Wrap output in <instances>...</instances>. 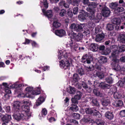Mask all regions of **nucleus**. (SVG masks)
Returning a JSON list of instances; mask_svg holds the SVG:
<instances>
[{
    "label": "nucleus",
    "mask_w": 125,
    "mask_h": 125,
    "mask_svg": "<svg viewBox=\"0 0 125 125\" xmlns=\"http://www.w3.org/2000/svg\"><path fill=\"white\" fill-rule=\"evenodd\" d=\"M118 4L117 2H112L109 5L110 8L114 10V14L115 16H120L122 12L125 10L122 7H118Z\"/></svg>",
    "instance_id": "nucleus-1"
},
{
    "label": "nucleus",
    "mask_w": 125,
    "mask_h": 125,
    "mask_svg": "<svg viewBox=\"0 0 125 125\" xmlns=\"http://www.w3.org/2000/svg\"><path fill=\"white\" fill-rule=\"evenodd\" d=\"M111 65L114 70L117 71H120L121 74H125V67H121L118 64L119 60L117 59H113Z\"/></svg>",
    "instance_id": "nucleus-2"
},
{
    "label": "nucleus",
    "mask_w": 125,
    "mask_h": 125,
    "mask_svg": "<svg viewBox=\"0 0 125 125\" xmlns=\"http://www.w3.org/2000/svg\"><path fill=\"white\" fill-rule=\"evenodd\" d=\"M63 54L64 59L59 62L60 66L61 68H64L65 70L69 69L70 65L68 58V53L65 52Z\"/></svg>",
    "instance_id": "nucleus-3"
},
{
    "label": "nucleus",
    "mask_w": 125,
    "mask_h": 125,
    "mask_svg": "<svg viewBox=\"0 0 125 125\" xmlns=\"http://www.w3.org/2000/svg\"><path fill=\"white\" fill-rule=\"evenodd\" d=\"M85 111L86 113L87 114L95 116L97 117H100V113L94 108H86L85 109Z\"/></svg>",
    "instance_id": "nucleus-4"
},
{
    "label": "nucleus",
    "mask_w": 125,
    "mask_h": 125,
    "mask_svg": "<svg viewBox=\"0 0 125 125\" xmlns=\"http://www.w3.org/2000/svg\"><path fill=\"white\" fill-rule=\"evenodd\" d=\"M93 59V56L91 55L86 54L84 55L81 59V62L84 64L91 63Z\"/></svg>",
    "instance_id": "nucleus-5"
},
{
    "label": "nucleus",
    "mask_w": 125,
    "mask_h": 125,
    "mask_svg": "<svg viewBox=\"0 0 125 125\" xmlns=\"http://www.w3.org/2000/svg\"><path fill=\"white\" fill-rule=\"evenodd\" d=\"M85 26L84 24H80L73 23L71 24L70 28L74 31L77 32L80 31Z\"/></svg>",
    "instance_id": "nucleus-6"
},
{
    "label": "nucleus",
    "mask_w": 125,
    "mask_h": 125,
    "mask_svg": "<svg viewBox=\"0 0 125 125\" xmlns=\"http://www.w3.org/2000/svg\"><path fill=\"white\" fill-rule=\"evenodd\" d=\"M87 16H88L89 19L92 22L95 23L98 22L102 18V15L101 13L97 14L95 17L94 14H89Z\"/></svg>",
    "instance_id": "nucleus-7"
},
{
    "label": "nucleus",
    "mask_w": 125,
    "mask_h": 125,
    "mask_svg": "<svg viewBox=\"0 0 125 125\" xmlns=\"http://www.w3.org/2000/svg\"><path fill=\"white\" fill-rule=\"evenodd\" d=\"M15 113H16V114L15 113L13 115V117L15 120L17 121H19L25 119V116L21 112V110Z\"/></svg>",
    "instance_id": "nucleus-8"
},
{
    "label": "nucleus",
    "mask_w": 125,
    "mask_h": 125,
    "mask_svg": "<svg viewBox=\"0 0 125 125\" xmlns=\"http://www.w3.org/2000/svg\"><path fill=\"white\" fill-rule=\"evenodd\" d=\"M110 49L112 51L111 53V56L115 58L114 59H117L116 58L118 56V48L117 46L113 45L110 47Z\"/></svg>",
    "instance_id": "nucleus-9"
},
{
    "label": "nucleus",
    "mask_w": 125,
    "mask_h": 125,
    "mask_svg": "<svg viewBox=\"0 0 125 125\" xmlns=\"http://www.w3.org/2000/svg\"><path fill=\"white\" fill-rule=\"evenodd\" d=\"M51 31L56 35L60 37H62L65 35V31L63 29L56 30L54 31V28H53Z\"/></svg>",
    "instance_id": "nucleus-10"
},
{
    "label": "nucleus",
    "mask_w": 125,
    "mask_h": 125,
    "mask_svg": "<svg viewBox=\"0 0 125 125\" xmlns=\"http://www.w3.org/2000/svg\"><path fill=\"white\" fill-rule=\"evenodd\" d=\"M21 103L18 101H14L12 104L13 106L12 110L14 113L20 111Z\"/></svg>",
    "instance_id": "nucleus-11"
},
{
    "label": "nucleus",
    "mask_w": 125,
    "mask_h": 125,
    "mask_svg": "<svg viewBox=\"0 0 125 125\" xmlns=\"http://www.w3.org/2000/svg\"><path fill=\"white\" fill-rule=\"evenodd\" d=\"M0 118H1V120L3 122L6 123H8L11 119V115L7 114L1 115H0Z\"/></svg>",
    "instance_id": "nucleus-12"
},
{
    "label": "nucleus",
    "mask_w": 125,
    "mask_h": 125,
    "mask_svg": "<svg viewBox=\"0 0 125 125\" xmlns=\"http://www.w3.org/2000/svg\"><path fill=\"white\" fill-rule=\"evenodd\" d=\"M73 39L76 42H81L83 37L82 33L79 32L77 34L73 32Z\"/></svg>",
    "instance_id": "nucleus-13"
},
{
    "label": "nucleus",
    "mask_w": 125,
    "mask_h": 125,
    "mask_svg": "<svg viewBox=\"0 0 125 125\" xmlns=\"http://www.w3.org/2000/svg\"><path fill=\"white\" fill-rule=\"evenodd\" d=\"M88 16V13L83 10H82L80 12V14L78 16L79 19L81 21H83L86 19V17Z\"/></svg>",
    "instance_id": "nucleus-14"
},
{
    "label": "nucleus",
    "mask_w": 125,
    "mask_h": 125,
    "mask_svg": "<svg viewBox=\"0 0 125 125\" xmlns=\"http://www.w3.org/2000/svg\"><path fill=\"white\" fill-rule=\"evenodd\" d=\"M101 13L102 16L105 17H107L109 16L111 11L109 8L104 7L102 9Z\"/></svg>",
    "instance_id": "nucleus-15"
},
{
    "label": "nucleus",
    "mask_w": 125,
    "mask_h": 125,
    "mask_svg": "<svg viewBox=\"0 0 125 125\" xmlns=\"http://www.w3.org/2000/svg\"><path fill=\"white\" fill-rule=\"evenodd\" d=\"M118 40L121 43H125V32L120 33L118 37Z\"/></svg>",
    "instance_id": "nucleus-16"
},
{
    "label": "nucleus",
    "mask_w": 125,
    "mask_h": 125,
    "mask_svg": "<svg viewBox=\"0 0 125 125\" xmlns=\"http://www.w3.org/2000/svg\"><path fill=\"white\" fill-rule=\"evenodd\" d=\"M99 87L101 89H109L111 87L110 85L106 84L105 82H101L99 85Z\"/></svg>",
    "instance_id": "nucleus-17"
},
{
    "label": "nucleus",
    "mask_w": 125,
    "mask_h": 125,
    "mask_svg": "<svg viewBox=\"0 0 125 125\" xmlns=\"http://www.w3.org/2000/svg\"><path fill=\"white\" fill-rule=\"evenodd\" d=\"M98 48V45L97 44L92 43L90 45L89 48L91 51L93 52L97 51Z\"/></svg>",
    "instance_id": "nucleus-18"
},
{
    "label": "nucleus",
    "mask_w": 125,
    "mask_h": 125,
    "mask_svg": "<svg viewBox=\"0 0 125 125\" xmlns=\"http://www.w3.org/2000/svg\"><path fill=\"white\" fill-rule=\"evenodd\" d=\"M105 115L109 120L113 119L114 118V115L112 112H107L105 113Z\"/></svg>",
    "instance_id": "nucleus-19"
},
{
    "label": "nucleus",
    "mask_w": 125,
    "mask_h": 125,
    "mask_svg": "<svg viewBox=\"0 0 125 125\" xmlns=\"http://www.w3.org/2000/svg\"><path fill=\"white\" fill-rule=\"evenodd\" d=\"M98 60L99 62L101 64L105 63L107 62V58L102 56H101L98 58Z\"/></svg>",
    "instance_id": "nucleus-20"
},
{
    "label": "nucleus",
    "mask_w": 125,
    "mask_h": 125,
    "mask_svg": "<svg viewBox=\"0 0 125 125\" xmlns=\"http://www.w3.org/2000/svg\"><path fill=\"white\" fill-rule=\"evenodd\" d=\"M73 80L72 81V84L76 83H78V81L80 79L77 73H74L73 75Z\"/></svg>",
    "instance_id": "nucleus-21"
},
{
    "label": "nucleus",
    "mask_w": 125,
    "mask_h": 125,
    "mask_svg": "<svg viewBox=\"0 0 125 125\" xmlns=\"http://www.w3.org/2000/svg\"><path fill=\"white\" fill-rule=\"evenodd\" d=\"M104 34L103 33L101 34H98L96 35L95 40L97 42H100L104 39Z\"/></svg>",
    "instance_id": "nucleus-22"
},
{
    "label": "nucleus",
    "mask_w": 125,
    "mask_h": 125,
    "mask_svg": "<svg viewBox=\"0 0 125 125\" xmlns=\"http://www.w3.org/2000/svg\"><path fill=\"white\" fill-rule=\"evenodd\" d=\"M112 22L114 24L116 25H119L120 24L121 22V20L119 18H115L112 20Z\"/></svg>",
    "instance_id": "nucleus-23"
},
{
    "label": "nucleus",
    "mask_w": 125,
    "mask_h": 125,
    "mask_svg": "<svg viewBox=\"0 0 125 125\" xmlns=\"http://www.w3.org/2000/svg\"><path fill=\"white\" fill-rule=\"evenodd\" d=\"M45 100V98L42 96H40L36 101L35 104L38 106L40 105L41 103L43 102Z\"/></svg>",
    "instance_id": "nucleus-24"
},
{
    "label": "nucleus",
    "mask_w": 125,
    "mask_h": 125,
    "mask_svg": "<svg viewBox=\"0 0 125 125\" xmlns=\"http://www.w3.org/2000/svg\"><path fill=\"white\" fill-rule=\"evenodd\" d=\"M91 120L92 119L88 116H84L82 119V121L85 123H89Z\"/></svg>",
    "instance_id": "nucleus-25"
},
{
    "label": "nucleus",
    "mask_w": 125,
    "mask_h": 125,
    "mask_svg": "<svg viewBox=\"0 0 125 125\" xmlns=\"http://www.w3.org/2000/svg\"><path fill=\"white\" fill-rule=\"evenodd\" d=\"M114 98L116 99H119L122 96V93L121 91H118L115 93L113 94Z\"/></svg>",
    "instance_id": "nucleus-26"
},
{
    "label": "nucleus",
    "mask_w": 125,
    "mask_h": 125,
    "mask_svg": "<svg viewBox=\"0 0 125 125\" xmlns=\"http://www.w3.org/2000/svg\"><path fill=\"white\" fill-rule=\"evenodd\" d=\"M110 75H112V76H109L106 77L105 79V80L106 82L109 84L112 83L113 81V78L112 77V76H113V75L112 74H110Z\"/></svg>",
    "instance_id": "nucleus-27"
},
{
    "label": "nucleus",
    "mask_w": 125,
    "mask_h": 125,
    "mask_svg": "<svg viewBox=\"0 0 125 125\" xmlns=\"http://www.w3.org/2000/svg\"><path fill=\"white\" fill-rule=\"evenodd\" d=\"M70 110L73 112H76L78 110V108L76 104H72L71 106L70 107Z\"/></svg>",
    "instance_id": "nucleus-28"
},
{
    "label": "nucleus",
    "mask_w": 125,
    "mask_h": 125,
    "mask_svg": "<svg viewBox=\"0 0 125 125\" xmlns=\"http://www.w3.org/2000/svg\"><path fill=\"white\" fill-rule=\"evenodd\" d=\"M115 26L114 25L110 24H107L106 27V29L108 31L113 30Z\"/></svg>",
    "instance_id": "nucleus-29"
},
{
    "label": "nucleus",
    "mask_w": 125,
    "mask_h": 125,
    "mask_svg": "<svg viewBox=\"0 0 125 125\" xmlns=\"http://www.w3.org/2000/svg\"><path fill=\"white\" fill-rule=\"evenodd\" d=\"M82 86L88 92H90L91 91V89L89 87H88L87 84L84 82L82 84Z\"/></svg>",
    "instance_id": "nucleus-30"
},
{
    "label": "nucleus",
    "mask_w": 125,
    "mask_h": 125,
    "mask_svg": "<svg viewBox=\"0 0 125 125\" xmlns=\"http://www.w3.org/2000/svg\"><path fill=\"white\" fill-rule=\"evenodd\" d=\"M95 123L96 125H104L105 122L100 119H97L96 120Z\"/></svg>",
    "instance_id": "nucleus-31"
},
{
    "label": "nucleus",
    "mask_w": 125,
    "mask_h": 125,
    "mask_svg": "<svg viewBox=\"0 0 125 125\" xmlns=\"http://www.w3.org/2000/svg\"><path fill=\"white\" fill-rule=\"evenodd\" d=\"M113 104H114V105L116 107L121 106L123 104V102L120 100H118L116 101Z\"/></svg>",
    "instance_id": "nucleus-32"
},
{
    "label": "nucleus",
    "mask_w": 125,
    "mask_h": 125,
    "mask_svg": "<svg viewBox=\"0 0 125 125\" xmlns=\"http://www.w3.org/2000/svg\"><path fill=\"white\" fill-rule=\"evenodd\" d=\"M91 100H92L91 102L94 105L96 106H99V103L96 98L93 97L91 99Z\"/></svg>",
    "instance_id": "nucleus-33"
},
{
    "label": "nucleus",
    "mask_w": 125,
    "mask_h": 125,
    "mask_svg": "<svg viewBox=\"0 0 125 125\" xmlns=\"http://www.w3.org/2000/svg\"><path fill=\"white\" fill-rule=\"evenodd\" d=\"M125 51V45H122L119 46L118 50V55L119 52H121Z\"/></svg>",
    "instance_id": "nucleus-34"
},
{
    "label": "nucleus",
    "mask_w": 125,
    "mask_h": 125,
    "mask_svg": "<svg viewBox=\"0 0 125 125\" xmlns=\"http://www.w3.org/2000/svg\"><path fill=\"white\" fill-rule=\"evenodd\" d=\"M93 93L96 95L102 97L103 96V94L97 90L94 89L93 91Z\"/></svg>",
    "instance_id": "nucleus-35"
},
{
    "label": "nucleus",
    "mask_w": 125,
    "mask_h": 125,
    "mask_svg": "<svg viewBox=\"0 0 125 125\" xmlns=\"http://www.w3.org/2000/svg\"><path fill=\"white\" fill-rule=\"evenodd\" d=\"M53 27L57 28L60 27L61 25V24L58 21H53Z\"/></svg>",
    "instance_id": "nucleus-36"
},
{
    "label": "nucleus",
    "mask_w": 125,
    "mask_h": 125,
    "mask_svg": "<svg viewBox=\"0 0 125 125\" xmlns=\"http://www.w3.org/2000/svg\"><path fill=\"white\" fill-rule=\"evenodd\" d=\"M82 95V93L80 91H77L76 95L74 96V98L79 100L80 99Z\"/></svg>",
    "instance_id": "nucleus-37"
},
{
    "label": "nucleus",
    "mask_w": 125,
    "mask_h": 125,
    "mask_svg": "<svg viewBox=\"0 0 125 125\" xmlns=\"http://www.w3.org/2000/svg\"><path fill=\"white\" fill-rule=\"evenodd\" d=\"M90 31L89 29L86 28L83 32V35L87 37L90 36Z\"/></svg>",
    "instance_id": "nucleus-38"
},
{
    "label": "nucleus",
    "mask_w": 125,
    "mask_h": 125,
    "mask_svg": "<svg viewBox=\"0 0 125 125\" xmlns=\"http://www.w3.org/2000/svg\"><path fill=\"white\" fill-rule=\"evenodd\" d=\"M85 73H89L90 72L92 71L93 70V69L91 68L90 66L88 67L87 66H85L84 68Z\"/></svg>",
    "instance_id": "nucleus-39"
},
{
    "label": "nucleus",
    "mask_w": 125,
    "mask_h": 125,
    "mask_svg": "<svg viewBox=\"0 0 125 125\" xmlns=\"http://www.w3.org/2000/svg\"><path fill=\"white\" fill-rule=\"evenodd\" d=\"M110 101L109 99H105L102 101V104L104 106H106L110 104Z\"/></svg>",
    "instance_id": "nucleus-40"
},
{
    "label": "nucleus",
    "mask_w": 125,
    "mask_h": 125,
    "mask_svg": "<svg viewBox=\"0 0 125 125\" xmlns=\"http://www.w3.org/2000/svg\"><path fill=\"white\" fill-rule=\"evenodd\" d=\"M22 110L25 112H29L30 108L28 105H23L22 107Z\"/></svg>",
    "instance_id": "nucleus-41"
},
{
    "label": "nucleus",
    "mask_w": 125,
    "mask_h": 125,
    "mask_svg": "<svg viewBox=\"0 0 125 125\" xmlns=\"http://www.w3.org/2000/svg\"><path fill=\"white\" fill-rule=\"evenodd\" d=\"M45 15L48 18H52L53 16L52 10H47Z\"/></svg>",
    "instance_id": "nucleus-42"
},
{
    "label": "nucleus",
    "mask_w": 125,
    "mask_h": 125,
    "mask_svg": "<svg viewBox=\"0 0 125 125\" xmlns=\"http://www.w3.org/2000/svg\"><path fill=\"white\" fill-rule=\"evenodd\" d=\"M41 93V91L40 88H38L35 90L32 91L31 94L32 95H39Z\"/></svg>",
    "instance_id": "nucleus-43"
},
{
    "label": "nucleus",
    "mask_w": 125,
    "mask_h": 125,
    "mask_svg": "<svg viewBox=\"0 0 125 125\" xmlns=\"http://www.w3.org/2000/svg\"><path fill=\"white\" fill-rule=\"evenodd\" d=\"M102 67H103L102 65L96 64L94 66V68L96 71H101L102 69Z\"/></svg>",
    "instance_id": "nucleus-44"
},
{
    "label": "nucleus",
    "mask_w": 125,
    "mask_h": 125,
    "mask_svg": "<svg viewBox=\"0 0 125 125\" xmlns=\"http://www.w3.org/2000/svg\"><path fill=\"white\" fill-rule=\"evenodd\" d=\"M66 13V11L64 9H62L60 11L59 15L61 17H63L65 15Z\"/></svg>",
    "instance_id": "nucleus-45"
},
{
    "label": "nucleus",
    "mask_w": 125,
    "mask_h": 125,
    "mask_svg": "<svg viewBox=\"0 0 125 125\" xmlns=\"http://www.w3.org/2000/svg\"><path fill=\"white\" fill-rule=\"evenodd\" d=\"M88 8H91V9H94L97 6L96 4L95 3H90L88 5Z\"/></svg>",
    "instance_id": "nucleus-46"
},
{
    "label": "nucleus",
    "mask_w": 125,
    "mask_h": 125,
    "mask_svg": "<svg viewBox=\"0 0 125 125\" xmlns=\"http://www.w3.org/2000/svg\"><path fill=\"white\" fill-rule=\"evenodd\" d=\"M78 72L79 74L81 76H82V75L85 74L84 69H83L81 68L78 69Z\"/></svg>",
    "instance_id": "nucleus-47"
},
{
    "label": "nucleus",
    "mask_w": 125,
    "mask_h": 125,
    "mask_svg": "<svg viewBox=\"0 0 125 125\" xmlns=\"http://www.w3.org/2000/svg\"><path fill=\"white\" fill-rule=\"evenodd\" d=\"M76 91V89L72 87H70V90L68 91V92L71 94H74Z\"/></svg>",
    "instance_id": "nucleus-48"
},
{
    "label": "nucleus",
    "mask_w": 125,
    "mask_h": 125,
    "mask_svg": "<svg viewBox=\"0 0 125 125\" xmlns=\"http://www.w3.org/2000/svg\"><path fill=\"white\" fill-rule=\"evenodd\" d=\"M86 10L90 12L89 14H94L95 10L94 9H91V8H87Z\"/></svg>",
    "instance_id": "nucleus-49"
},
{
    "label": "nucleus",
    "mask_w": 125,
    "mask_h": 125,
    "mask_svg": "<svg viewBox=\"0 0 125 125\" xmlns=\"http://www.w3.org/2000/svg\"><path fill=\"white\" fill-rule=\"evenodd\" d=\"M73 118L76 119H79L80 118V116L79 114L77 113H74L73 115Z\"/></svg>",
    "instance_id": "nucleus-50"
},
{
    "label": "nucleus",
    "mask_w": 125,
    "mask_h": 125,
    "mask_svg": "<svg viewBox=\"0 0 125 125\" xmlns=\"http://www.w3.org/2000/svg\"><path fill=\"white\" fill-rule=\"evenodd\" d=\"M24 86V85H23L22 84H18L17 85H14V86H13V88H16V90H15L16 92H18L17 91H16L17 89H18L19 88H20L22 86Z\"/></svg>",
    "instance_id": "nucleus-51"
},
{
    "label": "nucleus",
    "mask_w": 125,
    "mask_h": 125,
    "mask_svg": "<svg viewBox=\"0 0 125 125\" xmlns=\"http://www.w3.org/2000/svg\"><path fill=\"white\" fill-rule=\"evenodd\" d=\"M79 8L77 7H75L73 9V14L74 15H77L78 12Z\"/></svg>",
    "instance_id": "nucleus-52"
},
{
    "label": "nucleus",
    "mask_w": 125,
    "mask_h": 125,
    "mask_svg": "<svg viewBox=\"0 0 125 125\" xmlns=\"http://www.w3.org/2000/svg\"><path fill=\"white\" fill-rule=\"evenodd\" d=\"M110 90L112 94H114L116 92L117 88L116 86H113L110 89Z\"/></svg>",
    "instance_id": "nucleus-53"
},
{
    "label": "nucleus",
    "mask_w": 125,
    "mask_h": 125,
    "mask_svg": "<svg viewBox=\"0 0 125 125\" xmlns=\"http://www.w3.org/2000/svg\"><path fill=\"white\" fill-rule=\"evenodd\" d=\"M3 108L5 109L6 112L7 113H9L11 112L10 106L5 105L4 106Z\"/></svg>",
    "instance_id": "nucleus-54"
},
{
    "label": "nucleus",
    "mask_w": 125,
    "mask_h": 125,
    "mask_svg": "<svg viewBox=\"0 0 125 125\" xmlns=\"http://www.w3.org/2000/svg\"><path fill=\"white\" fill-rule=\"evenodd\" d=\"M119 115L121 117H125V110H123L120 111L119 113Z\"/></svg>",
    "instance_id": "nucleus-55"
},
{
    "label": "nucleus",
    "mask_w": 125,
    "mask_h": 125,
    "mask_svg": "<svg viewBox=\"0 0 125 125\" xmlns=\"http://www.w3.org/2000/svg\"><path fill=\"white\" fill-rule=\"evenodd\" d=\"M47 114V110L45 108L43 109L41 112V115L42 117L45 115Z\"/></svg>",
    "instance_id": "nucleus-56"
},
{
    "label": "nucleus",
    "mask_w": 125,
    "mask_h": 125,
    "mask_svg": "<svg viewBox=\"0 0 125 125\" xmlns=\"http://www.w3.org/2000/svg\"><path fill=\"white\" fill-rule=\"evenodd\" d=\"M80 2L78 0H74L72 3V4L74 6H78Z\"/></svg>",
    "instance_id": "nucleus-57"
},
{
    "label": "nucleus",
    "mask_w": 125,
    "mask_h": 125,
    "mask_svg": "<svg viewBox=\"0 0 125 125\" xmlns=\"http://www.w3.org/2000/svg\"><path fill=\"white\" fill-rule=\"evenodd\" d=\"M117 84V85L120 87H123L125 85L123 81H121L118 82Z\"/></svg>",
    "instance_id": "nucleus-58"
},
{
    "label": "nucleus",
    "mask_w": 125,
    "mask_h": 125,
    "mask_svg": "<svg viewBox=\"0 0 125 125\" xmlns=\"http://www.w3.org/2000/svg\"><path fill=\"white\" fill-rule=\"evenodd\" d=\"M73 14L72 11L70 10L68 11L67 13V14L69 18L72 17L73 16Z\"/></svg>",
    "instance_id": "nucleus-59"
},
{
    "label": "nucleus",
    "mask_w": 125,
    "mask_h": 125,
    "mask_svg": "<svg viewBox=\"0 0 125 125\" xmlns=\"http://www.w3.org/2000/svg\"><path fill=\"white\" fill-rule=\"evenodd\" d=\"M74 50L75 51H77L78 50H81V47H79L77 44H75L73 47Z\"/></svg>",
    "instance_id": "nucleus-60"
},
{
    "label": "nucleus",
    "mask_w": 125,
    "mask_h": 125,
    "mask_svg": "<svg viewBox=\"0 0 125 125\" xmlns=\"http://www.w3.org/2000/svg\"><path fill=\"white\" fill-rule=\"evenodd\" d=\"M42 3L44 7L46 8H48V3L47 2V0H43Z\"/></svg>",
    "instance_id": "nucleus-61"
},
{
    "label": "nucleus",
    "mask_w": 125,
    "mask_h": 125,
    "mask_svg": "<svg viewBox=\"0 0 125 125\" xmlns=\"http://www.w3.org/2000/svg\"><path fill=\"white\" fill-rule=\"evenodd\" d=\"M78 100L75 98L74 97L73 98H72L71 99V101L72 104H78Z\"/></svg>",
    "instance_id": "nucleus-62"
},
{
    "label": "nucleus",
    "mask_w": 125,
    "mask_h": 125,
    "mask_svg": "<svg viewBox=\"0 0 125 125\" xmlns=\"http://www.w3.org/2000/svg\"><path fill=\"white\" fill-rule=\"evenodd\" d=\"M33 90V87H27L25 89V90L28 92H30Z\"/></svg>",
    "instance_id": "nucleus-63"
},
{
    "label": "nucleus",
    "mask_w": 125,
    "mask_h": 125,
    "mask_svg": "<svg viewBox=\"0 0 125 125\" xmlns=\"http://www.w3.org/2000/svg\"><path fill=\"white\" fill-rule=\"evenodd\" d=\"M53 9L55 12L56 13H58L60 10V9L59 7H55Z\"/></svg>",
    "instance_id": "nucleus-64"
}]
</instances>
